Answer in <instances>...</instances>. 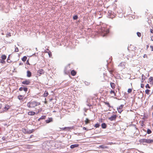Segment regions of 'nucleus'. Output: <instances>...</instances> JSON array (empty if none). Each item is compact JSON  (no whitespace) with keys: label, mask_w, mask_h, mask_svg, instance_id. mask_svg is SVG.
Returning <instances> with one entry per match:
<instances>
[{"label":"nucleus","mask_w":153,"mask_h":153,"mask_svg":"<svg viewBox=\"0 0 153 153\" xmlns=\"http://www.w3.org/2000/svg\"><path fill=\"white\" fill-rule=\"evenodd\" d=\"M41 104L40 102L36 101H31L27 104V106L29 108H33Z\"/></svg>","instance_id":"f257e3e1"},{"label":"nucleus","mask_w":153,"mask_h":153,"mask_svg":"<svg viewBox=\"0 0 153 153\" xmlns=\"http://www.w3.org/2000/svg\"><path fill=\"white\" fill-rule=\"evenodd\" d=\"M139 142L140 143H153V140L142 139L140 140Z\"/></svg>","instance_id":"f03ea898"},{"label":"nucleus","mask_w":153,"mask_h":153,"mask_svg":"<svg viewBox=\"0 0 153 153\" xmlns=\"http://www.w3.org/2000/svg\"><path fill=\"white\" fill-rule=\"evenodd\" d=\"M124 105L123 104L121 105L119 107L117 108V110L119 113L121 114V112L123 111V108Z\"/></svg>","instance_id":"7ed1b4c3"},{"label":"nucleus","mask_w":153,"mask_h":153,"mask_svg":"<svg viewBox=\"0 0 153 153\" xmlns=\"http://www.w3.org/2000/svg\"><path fill=\"white\" fill-rule=\"evenodd\" d=\"M126 64L125 62H121L118 65V66L123 69H124L125 68Z\"/></svg>","instance_id":"20e7f679"},{"label":"nucleus","mask_w":153,"mask_h":153,"mask_svg":"<svg viewBox=\"0 0 153 153\" xmlns=\"http://www.w3.org/2000/svg\"><path fill=\"white\" fill-rule=\"evenodd\" d=\"M30 83V80L29 79H26L22 82V83L24 85H29Z\"/></svg>","instance_id":"39448f33"},{"label":"nucleus","mask_w":153,"mask_h":153,"mask_svg":"<svg viewBox=\"0 0 153 153\" xmlns=\"http://www.w3.org/2000/svg\"><path fill=\"white\" fill-rule=\"evenodd\" d=\"M109 93L111 95L112 97H114L116 96V93H115V91H114L112 90L111 89L110 90Z\"/></svg>","instance_id":"423d86ee"},{"label":"nucleus","mask_w":153,"mask_h":153,"mask_svg":"<svg viewBox=\"0 0 153 153\" xmlns=\"http://www.w3.org/2000/svg\"><path fill=\"white\" fill-rule=\"evenodd\" d=\"M37 73L39 74V76H40L41 75L44 74L45 71L42 69H40L38 71Z\"/></svg>","instance_id":"0eeeda50"},{"label":"nucleus","mask_w":153,"mask_h":153,"mask_svg":"<svg viewBox=\"0 0 153 153\" xmlns=\"http://www.w3.org/2000/svg\"><path fill=\"white\" fill-rule=\"evenodd\" d=\"M117 117L116 115H113L111 117L109 118L108 119L111 121L115 120Z\"/></svg>","instance_id":"6e6552de"},{"label":"nucleus","mask_w":153,"mask_h":153,"mask_svg":"<svg viewBox=\"0 0 153 153\" xmlns=\"http://www.w3.org/2000/svg\"><path fill=\"white\" fill-rule=\"evenodd\" d=\"M110 85L112 89H114L115 88L116 85L114 83L112 82H110Z\"/></svg>","instance_id":"1a4fd4ad"},{"label":"nucleus","mask_w":153,"mask_h":153,"mask_svg":"<svg viewBox=\"0 0 153 153\" xmlns=\"http://www.w3.org/2000/svg\"><path fill=\"white\" fill-rule=\"evenodd\" d=\"M106 29L104 28H102L100 32L104 34H106L107 33V32L106 31Z\"/></svg>","instance_id":"9d476101"},{"label":"nucleus","mask_w":153,"mask_h":153,"mask_svg":"<svg viewBox=\"0 0 153 153\" xmlns=\"http://www.w3.org/2000/svg\"><path fill=\"white\" fill-rule=\"evenodd\" d=\"M24 97V96L22 95H19L17 97L18 99L20 100H22Z\"/></svg>","instance_id":"9b49d317"},{"label":"nucleus","mask_w":153,"mask_h":153,"mask_svg":"<svg viewBox=\"0 0 153 153\" xmlns=\"http://www.w3.org/2000/svg\"><path fill=\"white\" fill-rule=\"evenodd\" d=\"M149 83L150 84L153 85V77H150L149 78Z\"/></svg>","instance_id":"f8f14e48"},{"label":"nucleus","mask_w":153,"mask_h":153,"mask_svg":"<svg viewBox=\"0 0 153 153\" xmlns=\"http://www.w3.org/2000/svg\"><path fill=\"white\" fill-rule=\"evenodd\" d=\"M35 112L33 111H30L28 112V114L29 115L32 116L35 115Z\"/></svg>","instance_id":"ddd939ff"},{"label":"nucleus","mask_w":153,"mask_h":153,"mask_svg":"<svg viewBox=\"0 0 153 153\" xmlns=\"http://www.w3.org/2000/svg\"><path fill=\"white\" fill-rule=\"evenodd\" d=\"M99 147L100 149H106L108 148V146L104 144L99 146Z\"/></svg>","instance_id":"4468645a"},{"label":"nucleus","mask_w":153,"mask_h":153,"mask_svg":"<svg viewBox=\"0 0 153 153\" xmlns=\"http://www.w3.org/2000/svg\"><path fill=\"white\" fill-rule=\"evenodd\" d=\"M76 74V72L74 70H72L71 72V74L73 76H75Z\"/></svg>","instance_id":"2eb2a0df"},{"label":"nucleus","mask_w":153,"mask_h":153,"mask_svg":"<svg viewBox=\"0 0 153 153\" xmlns=\"http://www.w3.org/2000/svg\"><path fill=\"white\" fill-rule=\"evenodd\" d=\"M27 76L28 77H30L31 76V73L30 71H27Z\"/></svg>","instance_id":"dca6fc26"},{"label":"nucleus","mask_w":153,"mask_h":153,"mask_svg":"<svg viewBox=\"0 0 153 153\" xmlns=\"http://www.w3.org/2000/svg\"><path fill=\"white\" fill-rule=\"evenodd\" d=\"M79 145L78 144H74L72 145L71 146V149H74L75 147H77Z\"/></svg>","instance_id":"f3484780"},{"label":"nucleus","mask_w":153,"mask_h":153,"mask_svg":"<svg viewBox=\"0 0 153 153\" xmlns=\"http://www.w3.org/2000/svg\"><path fill=\"white\" fill-rule=\"evenodd\" d=\"M6 58L7 56L4 54L2 55L1 56V59L3 60H5L6 59Z\"/></svg>","instance_id":"a211bd4d"},{"label":"nucleus","mask_w":153,"mask_h":153,"mask_svg":"<svg viewBox=\"0 0 153 153\" xmlns=\"http://www.w3.org/2000/svg\"><path fill=\"white\" fill-rule=\"evenodd\" d=\"M107 126L106 125L105 123H103L102 124L101 127L103 128H105Z\"/></svg>","instance_id":"6ab92c4d"},{"label":"nucleus","mask_w":153,"mask_h":153,"mask_svg":"<svg viewBox=\"0 0 153 153\" xmlns=\"http://www.w3.org/2000/svg\"><path fill=\"white\" fill-rule=\"evenodd\" d=\"M48 95V91H45L44 94V97H46Z\"/></svg>","instance_id":"aec40b11"},{"label":"nucleus","mask_w":153,"mask_h":153,"mask_svg":"<svg viewBox=\"0 0 153 153\" xmlns=\"http://www.w3.org/2000/svg\"><path fill=\"white\" fill-rule=\"evenodd\" d=\"M150 91V90L148 89H147L145 90V92L146 94H147V95H149L150 94L149 93Z\"/></svg>","instance_id":"412c9836"},{"label":"nucleus","mask_w":153,"mask_h":153,"mask_svg":"<svg viewBox=\"0 0 153 153\" xmlns=\"http://www.w3.org/2000/svg\"><path fill=\"white\" fill-rule=\"evenodd\" d=\"M10 108V106L9 105H5V106L4 107V109L5 110H7L9 109Z\"/></svg>","instance_id":"4be33fe9"},{"label":"nucleus","mask_w":153,"mask_h":153,"mask_svg":"<svg viewBox=\"0 0 153 153\" xmlns=\"http://www.w3.org/2000/svg\"><path fill=\"white\" fill-rule=\"evenodd\" d=\"M51 121H52V118H49L48 120H46V122L47 123H49Z\"/></svg>","instance_id":"5701e85b"},{"label":"nucleus","mask_w":153,"mask_h":153,"mask_svg":"<svg viewBox=\"0 0 153 153\" xmlns=\"http://www.w3.org/2000/svg\"><path fill=\"white\" fill-rule=\"evenodd\" d=\"M85 122V124H87L90 122V120L88 118H86Z\"/></svg>","instance_id":"b1692460"},{"label":"nucleus","mask_w":153,"mask_h":153,"mask_svg":"<svg viewBox=\"0 0 153 153\" xmlns=\"http://www.w3.org/2000/svg\"><path fill=\"white\" fill-rule=\"evenodd\" d=\"M104 103H105V105H107L108 106V107H111L110 105V104L109 103V102H104Z\"/></svg>","instance_id":"393cba45"},{"label":"nucleus","mask_w":153,"mask_h":153,"mask_svg":"<svg viewBox=\"0 0 153 153\" xmlns=\"http://www.w3.org/2000/svg\"><path fill=\"white\" fill-rule=\"evenodd\" d=\"M27 59V57L26 56H24L22 59V60L23 62H25Z\"/></svg>","instance_id":"a878e982"},{"label":"nucleus","mask_w":153,"mask_h":153,"mask_svg":"<svg viewBox=\"0 0 153 153\" xmlns=\"http://www.w3.org/2000/svg\"><path fill=\"white\" fill-rule=\"evenodd\" d=\"M0 63L2 64H4L5 63V60L0 59Z\"/></svg>","instance_id":"bb28decb"},{"label":"nucleus","mask_w":153,"mask_h":153,"mask_svg":"<svg viewBox=\"0 0 153 153\" xmlns=\"http://www.w3.org/2000/svg\"><path fill=\"white\" fill-rule=\"evenodd\" d=\"M7 62L8 63H11L12 62V61L10 60V57L9 56L7 59Z\"/></svg>","instance_id":"cd10ccee"},{"label":"nucleus","mask_w":153,"mask_h":153,"mask_svg":"<svg viewBox=\"0 0 153 153\" xmlns=\"http://www.w3.org/2000/svg\"><path fill=\"white\" fill-rule=\"evenodd\" d=\"M152 132V131L149 129H148L147 131V133L148 134H150Z\"/></svg>","instance_id":"c85d7f7f"},{"label":"nucleus","mask_w":153,"mask_h":153,"mask_svg":"<svg viewBox=\"0 0 153 153\" xmlns=\"http://www.w3.org/2000/svg\"><path fill=\"white\" fill-rule=\"evenodd\" d=\"M78 18V16L76 15L75 16L73 17V19L74 20H76Z\"/></svg>","instance_id":"c756f323"},{"label":"nucleus","mask_w":153,"mask_h":153,"mask_svg":"<svg viewBox=\"0 0 153 153\" xmlns=\"http://www.w3.org/2000/svg\"><path fill=\"white\" fill-rule=\"evenodd\" d=\"M145 87L146 88H149V89H150V86H149V84H147L146 86H145Z\"/></svg>","instance_id":"7c9ffc66"},{"label":"nucleus","mask_w":153,"mask_h":153,"mask_svg":"<svg viewBox=\"0 0 153 153\" xmlns=\"http://www.w3.org/2000/svg\"><path fill=\"white\" fill-rule=\"evenodd\" d=\"M132 91V89H131V88H129L128 89L127 92L128 93H129L131 92Z\"/></svg>","instance_id":"2f4dec72"},{"label":"nucleus","mask_w":153,"mask_h":153,"mask_svg":"<svg viewBox=\"0 0 153 153\" xmlns=\"http://www.w3.org/2000/svg\"><path fill=\"white\" fill-rule=\"evenodd\" d=\"M100 125L98 123H97L94 125V127L96 128H98L100 126Z\"/></svg>","instance_id":"473e14b6"},{"label":"nucleus","mask_w":153,"mask_h":153,"mask_svg":"<svg viewBox=\"0 0 153 153\" xmlns=\"http://www.w3.org/2000/svg\"><path fill=\"white\" fill-rule=\"evenodd\" d=\"M137 35L139 37H141V33H140L139 32H138L137 33Z\"/></svg>","instance_id":"72a5a7b5"},{"label":"nucleus","mask_w":153,"mask_h":153,"mask_svg":"<svg viewBox=\"0 0 153 153\" xmlns=\"http://www.w3.org/2000/svg\"><path fill=\"white\" fill-rule=\"evenodd\" d=\"M34 131V129H32V130H30L28 132V133L29 134H30L33 132Z\"/></svg>","instance_id":"f704fd0d"},{"label":"nucleus","mask_w":153,"mask_h":153,"mask_svg":"<svg viewBox=\"0 0 153 153\" xmlns=\"http://www.w3.org/2000/svg\"><path fill=\"white\" fill-rule=\"evenodd\" d=\"M23 90H24L25 92H26L27 91V88H23Z\"/></svg>","instance_id":"c9c22d12"},{"label":"nucleus","mask_w":153,"mask_h":153,"mask_svg":"<svg viewBox=\"0 0 153 153\" xmlns=\"http://www.w3.org/2000/svg\"><path fill=\"white\" fill-rule=\"evenodd\" d=\"M15 51L16 52H18L19 51L18 48L17 47L16 48H15Z\"/></svg>","instance_id":"e433bc0d"},{"label":"nucleus","mask_w":153,"mask_h":153,"mask_svg":"<svg viewBox=\"0 0 153 153\" xmlns=\"http://www.w3.org/2000/svg\"><path fill=\"white\" fill-rule=\"evenodd\" d=\"M143 75L142 74V80H141V82H143L144 81V80H145V79H143Z\"/></svg>","instance_id":"4c0bfd02"},{"label":"nucleus","mask_w":153,"mask_h":153,"mask_svg":"<svg viewBox=\"0 0 153 153\" xmlns=\"http://www.w3.org/2000/svg\"><path fill=\"white\" fill-rule=\"evenodd\" d=\"M23 88L24 87H20V88H19V91H21L22 90H23Z\"/></svg>","instance_id":"58836bf2"},{"label":"nucleus","mask_w":153,"mask_h":153,"mask_svg":"<svg viewBox=\"0 0 153 153\" xmlns=\"http://www.w3.org/2000/svg\"><path fill=\"white\" fill-rule=\"evenodd\" d=\"M108 70L111 74L113 71V70Z\"/></svg>","instance_id":"ea45409f"},{"label":"nucleus","mask_w":153,"mask_h":153,"mask_svg":"<svg viewBox=\"0 0 153 153\" xmlns=\"http://www.w3.org/2000/svg\"><path fill=\"white\" fill-rule=\"evenodd\" d=\"M11 36V33H9L7 35V36Z\"/></svg>","instance_id":"a19ab883"},{"label":"nucleus","mask_w":153,"mask_h":153,"mask_svg":"<svg viewBox=\"0 0 153 153\" xmlns=\"http://www.w3.org/2000/svg\"><path fill=\"white\" fill-rule=\"evenodd\" d=\"M140 85H141V88H144V85L143 84L141 83V84Z\"/></svg>","instance_id":"79ce46f5"},{"label":"nucleus","mask_w":153,"mask_h":153,"mask_svg":"<svg viewBox=\"0 0 153 153\" xmlns=\"http://www.w3.org/2000/svg\"><path fill=\"white\" fill-rule=\"evenodd\" d=\"M48 55L50 57H51L52 56L51 53L50 52L49 53H48Z\"/></svg>","instance_id":"37998d69"},{"label":"nucleus","mask_w":153,"mask_h":153,"mask_svg":"<svg viewBox=\"0 0 153 153\" xmlns=\"http://www.w3.org/2000/svg\"><path fill=\"white\" fill-rule=\"evenodd\" d=\"M143 57L144 58H147V55L146 54H144V55H143Z\"/></svg>","instance_id":"c03bdc74"},{"label":"nucleus","mask_w":153,"mask_h":153,"mask_svg":"<svg viewBox=\"0 0 153 153\" xmlns=\"http://www.w3.org/2000/svg\"><path fill=\"white\" fill-rule=\"evenodd\" d=\"M150 48L151 49V51H153V46L151 45L150 46Z\"/></svg>","instance_id":"a18cd8bd"},{"label":"nucleus","mask_w":153,"mask_h":153,"mask_svg":"<svg viewBox=\"0 0 153 153\" xmlns=\"http://www.w3.org/2000/svg\"><path fill=\"white\" fill-rule=\"evenodd\" d=\"M69 128L68 127H64V128H62V130H65V129H67V128Z\"/></svg>","instance_id":"49530a36"},{"label":"nucleus","mask_w":153,"mask_h":153,"mask_svg":"<svg viewBox=\"0 0 153 153\" xmlns=\"http://www.w3.org/2000/svg\"><path fill=\"white\" fill-rule=\"evenodd\" d=\"M150 32L151 33H153V30L151 29L150 30Z\"/></svg>","instance_id":"de8ad7c7"},{"label":"nucleus","mask_w":153,"mask_h":153,"mask_svg":"<svg viewBox=\"0 0 153 153\" xmlns=\"http://www.w3.org/2000/svg\"><path fill=\"white\" fill-rule=\"evenodd\" d=\"M83 130H87L86 128L85 127H84L83 128Z\"/></svg>","instance_id":"09e8293b"},{"label":"nucleus","mask_w":153,"mask_h":153,"mask_svg":"<svg viewBox=\"0 0 153 153\" xmlns=\"http://www.w3.org/2000/svg\"><path fill=\"white\" fill-rule=\"evenodd\" d=\"M151 40L152 41H153V36H152L151 37Z\"/></svg>","instance_id":"8fccbe9b"},{"label":"nucleus","mask_w":153,"mask_h":153,"mask_svg":"<svg viewBox=\"0 0 153 153\" xmlns=\"http://www.w3.org/2000/svg\"><path fill=\"white\" fill-rule=\"evenodd\" d=\"M2 105L1 104H0V109L1 108Z\"/></svg>","instance_id":"3c124183"},{"label":"nucleus","mask_w":153,"mask_h":153,"mask_svg":"<svg viewBox=\"0 0 153 153\" xmlns=\"http://www.w3.org/2000/svg\"><path fill=\"white\" fill-rule=\"evenodd\" d=\"M94 95L95 96H96V97H97V94H94Z\"/></svg>","instance_id":"603ef678"},{"label":"nucleus","mask_w":153,"mask_h":153,"mask_svg":"<svg viewBox=\"0 0 153 153\" xmlns=\"http://www.w3.org/2000/svg\"><path fill=\"white\" fill-rule=\"evenodd\" d=\"M146 47H147V48H148L149 47V45H146Z\"/></svg>","instance_id":"864d4df0"},{"label":"nucleus","mask_w":153,"mask_h":153,"mask_svg":"<svg viewBox=\"0 0 153 153\" xmlns=\"http://www.w3.org/2000/svg\"><path fill=\"white\" fill-rule=\"evenodd\" d=\"M45 104L47 103V102L46 101L45 102Z\"/></svg>","instance_id":"5fc2aeb1"},{"label":"nucleus","mask_w":153,"mask_h":153,"mask_svg":"<svg viewBox=\"0 0 153 153\" xmlns=\"http://www.w3.org/2000/svg\"><path fill=\"white\" fill-rule=\"evenodd\" d=\"M88 105V106H91V105L90 104H89V105Z\"/></svg>","instance_id":"6e6d98bb"},{"label":"nucleus","mask_w":153,"mask_h":153,"mask_svg":"<svg viewBox=\"0 0 153 153\" xmlns=\"http://www.w3.org/2000/svg\"><path fill=\"white\" fill-rule=\"evenodd\" d=\"M142 126H143V122L142 121Z\"/></svg>","instance_id":"4d7b16f0"},{"label":"nucleus","mask_w":153,"mask_h":153,"mask_svg":"<svg viewBox=\"0 0 153 153\" xmlns=\"http://www.w3.org/2000/svg\"><path fill=\"white\" fill-rule=\"evenodd\" d=\"M32 136H33V135H32L30 136V138H31V137Z\"/></svg>","instance_id":"13d9d810"}]
</instances>
